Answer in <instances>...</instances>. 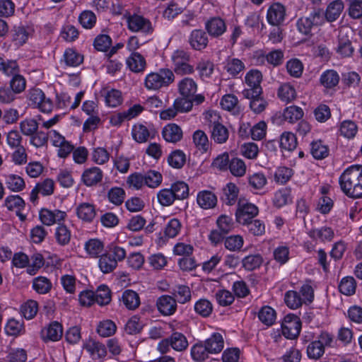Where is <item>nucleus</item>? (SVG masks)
I'll use <instances>...</instances> for the list:
<instances>
[{
    "label": "nucleus",
    "instance_id": "1",
    "mask_svg": "<svg viewBox=\"0 0 362 362\" xmlns=\"http://www.w3.org/2000/svg\"><path fill=\"white\" fill-rule=\"evenodd\" d=\"M343 192L349 197H362V165H354L348 168L339 177Z\"/></svg>",
    "mask_w": 362,
    "mask_h": 362
},
{
    "label": "nucleus",
    "instance_id": "2",
    "mask_svg": "<svg viewBox=\"0 0 362 362\" xmlns=\"http://www.w3.org/2000/svg\"><path fill=\"white\" fill-rule=\"evenodd\" d=\"M125 257L126 251L124 248L117 245L111 246L106 253L100 257V269L104 274L110 273L117 267V262L122 261Z\"/></svg>",
    "mask_w": 362,
    "mask_h": 362
},
{
    "label": "nucleus",
    "instance_id": "3",
    "mask_svg": "<svg viewBox=\"0 0 362 362\" xmlns=\"http://www.w3.org/2000/svg\"><path fill=\"white\" fill-rule=\"evenodd\" d=\"M173 72L168 69H161L158 72L148 74L145 79V86L148 90H156L168 86L174 81Z\"/></svg>",
    "mask_w": 362,
    "mask_h": 362
},
{
    "label": "nucleus",
    "instance_id": "4",
    "mask_svg": "<svg viewBox=\"0 0 362 362\" xmlns=\"http://www.w3.org/2000/svg\"><path fill=\"white\" fill-rule=\"evenodd\" d=\"M190 55L184 50H176L172 55L174 71L177 75L191 74L194 72L193 66L189 64Z\"/></svg>",
    "mask_w": 362,
    "mask_h": 362
},
{
    "label": "nucleus",
    "instance_id": "5",
    "mask_svg": "<svg viewBox=\"0 0 362 362\" xmlns=\"http://www.w3.org/2000/svg\"><path fill=\"white\" fill-rule=\"evenodd\" d=\"M262 80V73L256 69L250 70L245 76V83L250 87L243 91L244 97H254L261 95L262 88L260 83Z\"/></svg>",
    "mask_w": 362,
    "mask_h": 362
},
{
    "label": "nucleus",
    "instance_id": "6",
    "mask_svg": "<svg viewBox=\"0 0 362 362\" xmlns=\"http://www.w3.org/2000/svg\"><path fill=\"white\" fill-rule=\"evenodd\" d=\"M301 329V321L300 318L293 314H288L284 317L281 323L283 335L287 339H296Z\"/></svg>",
    "mask_w": 362,
    "mask_h": 362
},
{
    "label": "nucleus",
    "instance_id": "7",
    "mask_svg": "<svg viewBox=\"0 0 362 362\" xmlns=\"http://www.w3.org/2000/svg\"><path fill=\"white\" fill-rule=\"evenodd\" d=\"M258 213L259 209L255 204L239 200L235 212L236 221L240 224L247 223V221L252 220Z\"/></svg>",
    "mask_w": 362,
    "mask_h": 362
},
{
    "label": "nucleus",
    "instance_id": "8",
    "mask_svg": "<svg viewBox=\"0 0 362 362\" xmlns=\"http://www.w3.org/2000/svg\"><path fill=\"white\" fill-rule=\"evenodd\" d=\"M124 17L127 21L128 28L132 32L149 33L152 31L151 23L142 16L127 13Z\"/></svg>",
    "mask_w": 362,
    "mask_h": 362
},
{
    "label": "nucleus",
    "instance_id": "9",
    "mask_svg": "<svg viewBox=\"0 0 362 362\" xmlns=\"http://www.w3.org/2000/svg\"><path fill=\"white\" fill-rule=\"evenodd\" d=\"M352 33L353 31L347 28H343L339 31V45L337 52L342 57H351L354 52L351 40L349 38V35Z\"/></svg>",
    "mask_w": 362,
    "mask_h": 362
},
{
    "label": "nucleus",
    "instance_id": "10",
    "mask_svg": "<svg viewBox=\"0 0 362 362\" xmlns=\"http://www.w3.org/2000/svg\"><path fill=\"white\" fill-rule=\"evenodd\" d=\"M66 217V213L61 210L51 211L47 209H42L40 211V218L43 224L52 226L54 223L64 221Z\"/></svg>",
    "mask_w": 362,
    "mask_h": 362
},
{
    "label": "nucleus",
    "instance_id": "11",
    "mask_svg": "<svg viewBox=\"0 0 362 362\" xmlns=\"http://www.w3.org/2000/svg\"><path fill=\"white\" fill-rule=\"evenodd\" d=\"M158 311L163 315L169 316L174 314L177 310L176 300L168 295L159 297L156 301Z\"/></svg>",
    "mask_w": 362,
    "mask_h": 362
},
{
    "label": "nucleus",
    "instance_id": "12",
    "mask_svg": "<svg viewBox=\"0 0 362 362\" xmlns=\"http://www.w3.org/2000/svg\"><path fill=\"white\" fill-rule=\"evenodd\" d=\"M285 14V8L282 4H274L268 9L267 21L272 25H279L284 21Z\"/></svg>",
    "mask_w": 362,
    "mask_h": 362
},
{
    "label": "nucleus",
    "instance_id": "13",
    "mask_svg": "<svg viewBox=\"0 0 362 362\" xmlns=\"http://www.w3.org/2000/svg\"><path fill=\"white\" fill-rule=\"evenodd\" d=\"M162 134L167 142L175 144L182 139L183 133L182 129L177 124L172 123L163 128Z\"/></svg>",
    "mask_w": 362,
    "mask_h": 362
},
{
    "label": "nucleus",
    "instance_id": "14",
    "mask_svg": "<svg viewBox=\"0 0 362 362\" xmlns=\"http://www.w3.org/2000/svg\"><path fill=\"white\" fill-rule=\"evenodd\" d=\"M128 68L134 73H140L144 71L146 66L145 58L139 52H134L127 59Z\"/></svg>",
    "mask_w": 362,
    "mask_h": 362
},
{
    "label": "nucleus",
    "instance_id": "15",
    "mask_svg": "<svg viewBox=\"0 0 362 362\" xmlns=\"http://www.w3.org/2000/svg\"><path fill=\"white\" fill-rule=\"evenodd\" d=\"M212 122V121H211ZM229 137V131L224 125L214 120L212 124L211 139L217 144H224Z\"/></svg>",
    "mask_w": 362,
    "mask_h": 362
},
{
    "label": "nucleus",
    "instance_id": "16",
    "mask_svg": "<svg viewBox=\"0 0 362 362\" xmlns=\"http://www.w3.org/2000/svg\"><path fill=\"white\" fill-rule=\"evenodd\" d=\"M197 202L199 206L204 209H213L216 206L217 197L212 192L204 190L198 193Z\"/></svg>",
    "mask_w": 362,
    "mask_h": 362
},
{
    "label": "nucleus",
    "instance_id": "17",
    "mask_svg": "<svg viewBox=\"0 0 362 362\" xmlns=\"http://www.w3.org/2000/svg\"><path fill=\"white\" fill-rule=\"evenodd\" d=\"M189 42L193 49L202 50L207 46L208 37L204 31L195 30L192 32Z\"/></svg>",
    "mask_w": 362,
    "mask_h": 362
},
{
    "label": "nucleus",
    "instance_id": "18",
    "mask_svg": "<svg viewBox=\"0 0 362 362\" xmlns=\"http://www.w3.org/2000/svg\"><path fill=\"white\" fill-rule=\"evenodd\" d=\"M102 178L103 172L98 167L86 169L82 175V180L88 187L97 185L102 180Z\"/></svg>",
    "mask_w": 362,
    "mask_h": 362
},
{
    "label": "nucleus",
    "instance_id": "19",
    "mask_svg": "<svg viewBox=\"0 0 362 362\" xmlns=\"http://www.w3.org/2000/svg\"><path fill=\"white\" fill-rule=\"evenodd\" d=\"M77 216L85 222H91L96 215L95 206L89 203L80 204L76 208Z\"/></svg>",
    "mask_w": 362,
    "mask_h": 362
},
{
    "label": "nucleus",
    "instance_id": "20",
    "mask_svg": "<svg viewBox=\"0 0 362 362\" xmlns=\"http://www.w3.org/2000/svg\"><path fill=\"white\" fill-rule=\"evenodd\" d=\"M209 34L214 37L222 35L226 29L224 21L220 18H212L206 23Z\"/></svg>",
    "mask_w": 362,
    "mask_h": 362
},
{
    "label": "nucleus",
    "instance_id": "21",
    "mask_svg": "<svg viewBox=\"0 0 362 362\" xmlns=\"http://www.w3.org/2000/svg\"><path fill=\"white\" fill-rule=\"evenodd\" d=\"M204 343L211 354L220 353L224 345L223 337L219 333H214Z\"/></svg>",
    "mask_w": 362,
    "mask_h": 362
},
{
    "label": "nucleus",
    "instance_id": "22",
    "mask_svg": "<svg viewBox=\"0 0 362 362\" xmlns=\"http://www.w3.org/2000/svg\"><path fill=\"white\" fill-rule=\"evenodd\" d=\"M197 89L195 81L190 78H185L180 81L178 84V90L180 95L186 98H192L194 96Z\"/></svg>",
    "mask_w": 362,
    "mask_h": 362
},
{
    "label": "nucleus",
    "instance_id": "23",
    "mask_svg": "<svg viewBox=\"0 0 362 362\" xmlns=\"http://www.w3.org/2000/svg\"><path fill=\"white\" fill-rule=\"evenodd\" d=\"M5 184L10 190L18 192L25 187L24 180L19 175L8 174L5 176Z\"/></svg>",
    "mask_w": 362,
    "mask_h": 362
},
{
    "label": "nucleus",
    "instance_id": "24",
    "mask_svg": "<svg viewBox=\"0 0 362 362\" xmlns=\"http://www.w3.org/2000/svg\"><path fill=\"white\" fill-rule=\"evenodd\" d=\"M62 325L57 322H53L42 331V337L45 340L57 341L62 337Z\"/></svg>",
    "mask_w": 362,
    "mask_h": 362
},
{
    "label": "nucleus",
    "instance_id": "25",
    "mask_svg": "<svg viewBox=\"0 0 362 362\" xmlns=\"http://www.w3.org/2000/svg\"><path fill=\"white\" fill-rule=\"evenodd\" d=\"M211 354L204 342H198L191 348V356L196 362H203Z\"/></svg>",
    "mask_w": 362,
    "mask_h": 362
},
{
    "label": "nucleus",
    "instance_id": "26",
    "mask_svg": "<svg viewBox=\"0 0 362 362\" xmlns=\"http://www.w3.org/2000/svg\"><path fill=\"white\" fill-rule=\"evenodd\" d=\"M122 300L129 310H135L140 305L139 294L132 290H126L122 293Z\"/></svg>",
    "mask_w": 362,
    "mask_h": 362
},
{
    "label": "nucleus",
    "instance_id": "27",
    "mask_svg": "<svg viewBox=\"0 0 362 362\" xmlns=\"http://www.w3.org/2000/svg\"><path fill=\"white\" fill-rule=\"evenodd\" d=\"M278 96L284 102L291 103L296 98L294 87L288 83L281 84L278 89Z\"/></svg>",
    "mask_w": 362,
    "mask_h": 362
},
{
    "label": "nucleus",
    "instance_id": "28",
    "mask_svg": "<svg viewBox=\"0 0 362 362\" xmlns=\"http://www.w3.org/2000/svg\"><path fill=\"white\" fill-rule=\"evenodd\" d=\"M317 15L316 12L312 13L309 17L300 18L297 22V27L298 30L305 35H312L311 30L315 26V20Z\"/></svg>",
    "mask_w": 362,
    "mask_h": 362
},
{
    "label": "nucleus",
    "instance_id": "29",
    "mask_svg": "<svg viewBox=\"0 0 362 362\" xmlns=\"http://www.w3.org/2000/svg\"><path fill=\"white\" fill-rule=\"evenodd\" d=\"M339 81V76L334 70H327L320 77V83L326 88L335 87Z\"/></svg>",
    "mask_w": 362,
    "mask_h": 362
},
{
    "label": "nucleus",
    "instance_id": "30",
    "mask_svg": "<svg viewBox=\"0 0 362 362\" xmlns=\"http://www.w3.org/2000/svg\"><path fill=\"white\" fill-rule=\"evenodd\" d=\"M174 298L180 303H185L191 300L190 288L185 285L176 286L172 292Z\"/></svg>",
    "mask_w": 362,
    "mask_h": 362
},
{
    "label": "nucleus",
    "instance_id": "31",
    "mask_svg": "<svg viewBox=\"0 0 362 362\" xmlns=\"http://www.w3.org/2000/svg\"><path fill=\"white\" fill-rule=\"evenodd\" d=\"M86 349L90 353L94 359L103 358L107 354L105 346L99 341H90L86 344Z\"/></svg>",
    "mask_w": 362,
    "mask_h": 362
},
{
    "label": "nucleus",
    "instance_id": "32",
    "mask_svg": "<svg viewBox=\"0 0 362 362\" xmlns=\"http://www.w3.org/2000/svg\"><path fill=\"white\" fill-rule=\"evenodd\" d=\"M344 8L343 2L341 0H336L329 4L325 12V17L329 22L335 21L341 14Z\"/></svg>",
    "mask_w": 362,
    "mask_h": 362
},
{
    "label": "nucleus",
    "instance_id": "33",
    "mask_svg": "<svg viewBox=\"0 0 362 362\" xmlns=\"http://www.w3.org/2000/svg\"><path fill=\"white\" fill-rule=\"evenodd\" d=\"M95 302L100 305H105L111 301V291L105 285L100 286L94 292Z\"/></svg>",
    "mask_w": 362,
    "mask_h": 362
},
{
    "label": "nucleus",
    "instance_id": "34",
    "mask_svg": "<svg viewBox=\"0 0 362 362\" xmlns=\"http://www.w3.org/2000/svg\"><path fill=\"white\" fill-rule=\"evenodd\" d=\"M171 347L177 351H182L188 346L186 337L180 332H174L170 337Z\"/></svg>",
    "mask_w": 362,
    "mask_h": 362
},
{
    "label": "nucleus",
    "instance_id": "35",
    "mask_svg": "<svg viewBox=\"0 0 362 362\" xmlns=\"http://www.w3.org/2000/svg\"><path fill=\"white\" fill-rule=\"evenodd\" d=\"M186 162V156L181 150H175L173 151L168 157V163L169 165L177 169L182 168Z\"/></svg>",
    "mask_w": 362,
    "mask_h": 362
},
{
    "label": "nucleus",
    "instance_id": "36",
    "mask_svg": "<svg viewBox=\"0 0 362 362\" xmlns=\"http://www.w3.org/2000/svg\"><path fill=\"white\" fill-rule=\"evenodd\" d=\"M291 202V191L289 188L281 189L274 194V204L277 207H281Z\"/></svg>",
    "mask_w": 362,
    "mask_h": 362
},
{
    "label": "nucleus",
    "instance_id": "37",
    "mask_svg": "<svg viewBox=\"0 0 362 362\" xmlns=\"http://www.w3.org/2000/svg\"><path fill=\"white\" fill-rule=\"evenodd\" d=\"M356 283L354 277L346 276L343 278L339 285V291L346 296H351L355 293Z\"/></svg>",
    "mask_w": 362,
    "mask_h": 362
},
{
    "label": "nucleus",
    "instance_id": "38",
    "mask_svg": "<svg viewBox=\"0 0 362 362\" xmlns=\"http://www.w3.org/2000/svg\"><path fill=\"white\" fill-rule=\"evenodd\" d=\"M283 117L286 121L293 123L303 117V111L298 106H289L284 110Z\"/></svg>",
    "mask_w": 362,
    "mask_h": 362
},
{
    "label": "nucleus",
    "instance_id": "39",
    "mask_svg": "<svg viewBox=\"0 0 362 362\" xmlns=\"http://www.w3.org/2000/svg\"><path fill=\"white\" fill-rule=\"evenodd\" d=\"M52 283L45 276H38L33 279V288L38 293L45 294L52 288Z\"/></svg>",
    "mask_w": 362,
    "mask_h": 362
},
{
    "label": "nucleus",
    "instance_id": "40",
    "mask_svg": "<svg viewBox=\"0 0 362 362\" xmlns=\"http://www.w3.org/2000/svg\"><path fill=\"white\" fill-rule=\"evenodd\" d=\"M85 249L92 257H97L103 251L104 244L98 239H90L86 243Z\"/></svg>",
    "mask_w": 362,
    "mask_h": 362
},
{
    "label": "nucleus",
    "instance_id": "41",
    "mask_svg": "<svg viewBox=\"0 0 362 362\" xmlns=\"http://www.w3.org/2000/svg\"><path fill=\"white\" fill-rule=\"evenodd\" d=\"M279 144L282 149L291 151L297 146V139L293 133L284 132L281 136Z\"/></svg>",
    "mask_w": 362,
    "mask_h": 362
},
{
    "label": "nucleus",
    "instance_id": "42",
    "mask_svg": "<svg viewBox=\"0 0 362 362\" xmlns=\"http://www.w3.org/2000/svg\"><path fill=\"white\" fill-rule=\"evenodd\" d=\"M150 134L149 130L143 124H135L132 128V136L139 143L146 142Z\"/></svg>",
    "mask_w": 362,
    "mask_h": 362
},
{
    "label": "nucleus",
    "instance_id": "43",
    "mask_svg": "<svg viewBox=\"0 0 362 362\" xmlns=\"http://www.w3.org/2000/svg\"><path fill=\"white\" fill-rule=\"evenodd\" d=\"M4 204L9 211H21L25 207V202L19 195H10L5 199Z\"/></svg>",
    "mask_w": 362,
    "mask_h": 362
},
{
    "label": "nucleus",
    "instance_id": "44",
    "mask_svg": "<svg viewBox=\"0 0 362 362\" xmlns=\"http://www.w3.org/2000/svg\"><path fill=\"white\" fill-rule=\"evenodd\" d=\"M284 300L287 306L291 309H297L303 303L300 293L296 291H287L285 293Z\"/></svg>",
    "mask_w": 362,
    "mask_h": 362
},
{
    "label": "nucleus",
    "instance_id": "45",
    "mask_svg": "<svg viewBox=\"0 0 362 362\" xmlns=\"http://www.w3.org/2000/svg\"><path fill=\"white\" fill-rule=\"evenodd\" d=\"M71 231L64 224H59L56 228L55 238L58 244L60 245H67L71 240Z\"/></svg>",
    "mask_w": 362,
    "mask_h": 362
},
{
    "label": "nucleus",
    "instance_id": "46",
    "mask_svg": "<svg viewBox=\"0 0 362 362\" xmlns=\"http://www.w3.org/2000/svg\"><path fill=\"white\" fill-rule=\"evenodd\" d=\"M117 329V327L112 320H106L100 322L98 326V333L103 337H108L113 335Z\"/></svg>",
    "mask_w": 362,
    "mask_h": 362
},
{
    "label": "nucleus",
    "instance_id": "47",
    "mask_svg": "<svg viewBox=\"0 0 362 362\" xmlns=\"http://www.w3.org/2000/svg\"><path fill=\"white\" fill-rule=\"evenodd\" d=\"M243 238L240 235H233L224 240L225 247L230 251H239L243 247Z\"/></svg>",
    "mask_w": 362,
    "mask_h": 362
},
{
    "label": "nucleus",
    "instance_id": "48",
    "mask_svg": "<svg viewBox=\"0 0 362 362\" xmlns=\"http://www.w3.org/2000/svg\"><path fill=\"white\" fill-rule=\"evenodd\" d=\"M310 284L311 281H305V284L300 287V291L298 292L301 296L303 303L305 304H310L314 300V288Z\"/></svg>",
    "mask_w": 362,
    "mask_h": 362
},
{
    "label": "nucleus",
    "instance_id": "49",
    "mask_svg": "<svg viewBox=\"0 0 362 362\" xmlns=\"http://www.w3.org/2000/svg\"><path fill=\"white\" fill-rule=\"evenodd\" d=\"M245 226L248 233L254 236L262 235L265 232L264 223L258 219H252L247 221Z\"/></svg>",
    "mask_w": 362,
    "mask_h": 362
},
{
    "label": "nucleus",
    "instance_id": "50",
    "mask_svg": "<svg viewBox=\"0 0 362 362\" xmlns=\"http://www.w3.org/2000/svg\"><path fill=\"white\" fill-rule=\"evenodd\" d=\"M228 168L232 175L236 177H242L246 173L244 161L238 158H233L230 160Z\"/></svg>",
    "mask_w": 362,
    "mask_h": 362
},
{
    "label": "nucleus",
    "instance_id": "51",
    "mask_svg": "<svg viewBox=\"0 0 362 362\" xmlns=\"http://www.w3.org/2000/svg\"><path fill=\"white\" fill-rule=\"evenodd\" d=\"M259 320L267 326L272 325L276 318L275 310L269 306L263 307L259 312Z\"/></svg>",
    "mask_w": 362,
    "mask_h": 362
},
{
    "label": "nucleus",
    "instance_id": "52",
    "mask_svg": "<svg viewBox=\"0 0 362 362\" xmlns=\"http://www.w3.org/2000/svg\"><path fill=\"white\" fill-rule=\"evenodd\" d=\"M286 70L288 73L294 78H299L303 71L302 62L298 59H291L286 63Z\"/></svg>",
    "mask_w": 362,
    "mask_h": 362
},
{
    "label": "nucleus",
    "instance_id": "53",
    "mask_svg": "<svg viewBox=\"0 0 362 362\" xmlns=\"http://www.w3.org/2000/svg\"><path fill=\"white\" fill-rule=\"evenodd\" d=\"M171 190L176 199H184L189 196L188 185L184 182H177L172 185Z\"/></svg>",
    "mask_w": 362,
    "mask_h": 362
},
{
    "label": "nucleus",
    "instance_id": "54",
    "mask_svg": "<svg viewBox=\"0 0 362 362\" xmlns=\"http://www.w3.org/2000/svg\"><path fill=\"white\" fill-rule=\"evenodd\" d=\"M162 175L155 170H149L144 174L145 185L151 188L158 187L162 182Z\"/></svg>",
    "mask_w": 362,
    "mask_h": 362
},
{
    "label": "nucleus",
    "instance_id": "55",
    "mask_svg": "<svg viewBox=\"0 0 362 362\" xmlns=\"http://www.w3.org/2000/svg\"><path fill=\"white\" fill-rule=\"evenodd\" d=\"M216 224L218 229L226 235L231 232L234 228V222L233 218L226 215L220 216L216 221Z\"/></svg>",
    "mask_w": 362,
    "mask_h": 362
},
{
    "label": "nucleus",
    "instance_id": "56",
    "mask_svg": "<svg viewBox=\"0 0 362 362\" xmlns=\"http://www.w3.org/2000/svg\"><path fill=\"white\" fill-rule=\"evenodd\" d=\"M195 312L202 317H208L213 310L211 303L206 299H200L194 305Z\"/></svg>",
    "mask_w": 362,
    "mask_h": 362
},
{
    "label": "nucleus",
    "instance_id": "57",
    "mask_svg": "<svg viewBox=\"0 0 362 362\" xmlns=\"http://www.w3.org/2000/svg\"><path fill=\"white\" fill-rule=\"evenodd\" d=\"M224 201L228 205H233L236 202L238 189L233 183H228L223 189Z\"/></svg>",
    "mask_w": 362,
    "mask_h": 362
},
{
    "label": "nucleus",
    "instance_id": "58",
    "mask_svg": "<svg viewBox=\"0 0 362 362\" xmlns=\"http://www.w3.org/2000/svg\"><path fill=\"white\" fill-rule=\"evenodd\" d=\"M64 57L66 65L70 66H77L80 65L83 60L82 55L71 49L66 50Z\"/></svg>",
    "mask_w": 362,
    "mask_h": 362
},
{
    "label": "nucleus",
    "instance_id": "59",
    "mask_svg": "<svg viewBox=\"0 0 362 362\" xmlns=\"http://www.w3.org/2000/svg\"><path fill=\"white\" fill-rule=\"evenodd\" d=\"M78 21L83 28L90 29L95 25L96 16L95 13L90 11H84L80 14Z\"/></svg>",
    "mask_w": 362,
    "mask_h": 362
},
{
    "label": "nucleus",
    "instance_id": "60",
    "mask_svg": "<svg viewBox=\"0 0 362 362\" xmlns=\"http://www.w3.org/2000/svg\"><path fill=\"white\" fill-rule=\"evenodd\" d=\"M143 325L137 316L131 317L125 325L124 331L128 334H136L141 332Z\"/></svg>",
    "mask_w": 362,
    "mask_h": 362
},
{
    "label": "nucleus",
    "instance_id": "61",
    "mask_svg": "<svg viewBox=\"0 0 362 362\" xmlns=\"http://www.w3.org/2000/svg\"><path fill=\"white\" fill-rule=\"evenodd\" d=\"M245 98L250 100V107L256 114L263 112L267 106V102L261 95Z\"/></svg>",
    "mask_w": 362,
    "mask_h": 362
},
{
    "label": "nucleus",
    "instance_id": "62",
    "mask_svg": "<svg viewBox=\"0 0 362 362\" xmlns=\"http://www.w3.org/2000/svg\"><path fill=\"white\" fill-rule=\"evenodd\" d=\"M109 201L115 205L122 204L124 200L125 192L121 187H113L108 192Z\"/></svg>",
    "mask_w": 362,
    "mask_h": 362
},
{
    "label": "nucleus",
    "instance_id": "63",
    "mask_svg": "<svg viewBox=\"0 0 362 362\" xmlns=\"http://www.w3.org/2000/svg\"><path fill=\"white\" fill-rule=\"evenodd\" d=\"M193 141L195 146L204 151L209 148V140L206 134L202 130L196 131L193 134Z\"/></svg>",
    "mask_w": 362,
    "mask_h": 362
},
{
    "label": "nucleus",
    "instance_id": "64",
    "mask_svg": "<svg viewBox=\"0 0 362 362\" xmlns=\"http://www.w3.org/2000/svg\"><path fill=\"white\" fill-rule=\"evenodd\" d=\"M262 263V258L259 255H249L243 259V267L252 271L259 267Z\"/></svg>",
    "mask_w": 362,
    "mask_h": 362
}]
</instances>
